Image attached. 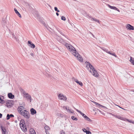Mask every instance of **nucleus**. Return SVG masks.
<instances>
[{
	"instance_id": "c9c22d12",
	"label": "nucleus",
	"mask_w": 134,
	"mask_h": 134,
	"mask_svg": "<svg viewBox=\"0 0 134 134\" xmlns=\"http://www.w3.org/2000/svg\"><path fill=\"white\" fill-rule=\"evenodd\" d=\"M63 108L64 109H67L68 108H69V107L67 106H64L63 107Z\"/></svg>"
},
{
	"instance_id": "dca6fc26",
	"label": "nucleus",
	"mask_w": 134,
	"mask_h": 134,
	"mask_svg": "<svg viewBox=\"0 0 134 134\" xmlns=\"http://www.w3.org/2000/svg\"><path fill=\"white\" fill-rule=\"evenodd\" d=\"M8 96L9 98L10 99H13L14 97V96L11 93H8Z\"/></svg>"
},
{
	"instance_id": "f704fd0d",
	"label": "nucleus",
	"mask_w": 134,
	"mask_h": 134,
	"mask_svg": "<svg viewBox=\"0 0 134 134\" xmlns=\"http://www.w3.org/2000/svg\"><path fill=\"white\" fill-rule=\"evenodd\" d=\"M61 19L62 20L65 21V20L66 19L64 16H62L61 17Z\"/></svg>"
},
{
	"instance_id": "72a5a7b5",
	"label": "nucleus",
	"mask_w": 134,
	"mask_h": 134,
	"mask_svg": "<svg viewBox=\"0 0 134 134\" xmlns=\"http://www.w3.org/2000/svg\"><path fill=\"white\" fill-rule=\"evenodd\" d=\"M77 111L79 112V113H80L84 117V116H85V115H85L83 113H82L81 111H79L78 109H76Z\"/></svg>"
},
{
	"instance_id": "3c124183",
	"label": "nucleus",
	"mask_w": 134,
	"mask_h": 134,
	"mask_svg": "<svg viewBox=\"0 0 134 134\" xmlns=\"http://www.w3.org/2000/svg\"><path fill=\"white\" fill-rule=\"evenodd\" d=\"M59 42H62V41H61V40H60V41H59Z\"/></svg>"
},
{
	"instance_id": "a878e982",
	"label": "nucleus",
	"mask_w": 134,
	"mask_h": 134,
	"mask_svg": "<svg viewBox=\"0 0 134 134\" xmlns=\"http://www.w3.org/2000/svg\"><path fill=\"white\" fill-rule=\"evenodd\" d=\"M45 130H46V134H47V132H48V130L49 129V128L48 126H46L44 127Z\"/></svg>"
},
{
	"instance_id": "412c9836",
	"label": "nucleus",
	"mask_w": 134,
	"mask_h": 134,
	"mask_svg": "<svg viewBox=\"0 0 134 134\" xmlns=\"http://www.w3.org/2000/svg\"><path fill=\"white\" fill-rule=\"evenodd\" d=\"M108 7L112 9L117 10L118 9L115 7L112 6L109 4L108 5Z\"/></svg>"
},
{
	"instance_id": "a211bd4d",
	"label": "nucleus",
	"mask_w": 134,
	"mask_h": 134,
	"mask_svg": "<svg viewBox=\"0 0 134 134\" xmlns=\"http://www.w3.org/2000/svg\"><path fill=\"white\" fill-rule=\"evenodd\" d=\"M132 25L130 24H127L126 25V27L127 30H130Z\"/></svg>"
},
{
	"instance_id": "4be33fe9",
	"label": "nucleus",
	"mask_w": 134,
	"mask_h": 134,
	"mask_svg": "<svg viewBox=\"0 0 134 134\" xmlns=\"http://www.w3.org/2000/svg\"><path fill=\"white\" fill-rule=\"evenodd\" d=\"M83 131H84V130H85V131H84L86 133V134H91V132L89 131H87L85 129H82Z\"/></svg>"
},
{
	"instance_id": "de8ad7c7",
	"label": "nucleus",
	"mask_w": 134,
	"mask_h": 134,
	"mask_svg": "<svg viewBox=\"0 0 134 134\" xmlns=\"http://www.w3.org/2000/svg\"><path fill=\"white\" fill-rule=\"evenodd\" d=\"M57 12H60V11H59V10H57Z\"/></svg>"
},
{
	"instance_id": "393cba45",
	"label": "nucleus",
	"mask_w": 134,
	"mask_h": 134,
	"mask_svg": "<svg viewBox=\"0 0 134 134\" xmlns=\"http://www.w3.org/2000/svg\"><path fill=\"white\" fill-rule=\"evenodd\" d=\"M12 37L13 38H14V39L16 41H18V39L17 37L13 33H12Z\"/></svg>"
},
{
	"instance_id": "58836bf2",
	"label": "nucleus",
	"mask_w": 134,
	"mask_h": 134,
	"mask_svg": "<svg viewBox=\"0 0 134 134\" xmlns=\"http://www.w3.org/2000/svg\"><path fill=\"white\" fill-rule=\"evenodd\" d=\"M54 10L55 11H57V10H58L57 8L56 7H55L54 8Z\"/></svg>"
},
{
	"instance_id": "c03bdc74",
	"label": "nucleus",
	"mask_w": 134,
	"mask_h": 134,
	"mask_svg": "<svg viewBox=\"0 0 134 134\" xmlns=\"http://www.w3.org/2000/svg\"><path fill=\"white\" fill-rule=\"evenodd\" d=\"M110 115H112L113 116H114V115H114L113 114H112V113H110Z\"/></svg>"
},
{
	"instance_id": "9d476101",
	"label": "nucleus",
	"mask_w": 134,
	"mask_h": 134,
	"mask_svg": "<svg viewBox=\"0 0 134 134\" xmlns=\"http://www.w3.org/2000/svg\"><path fill=\"white\" fill-rule=\"evenodd\" d=\"M114 115V116L116 117V118H118L120 120H124L125 121H128V120L125 118H123L122 117H121V116H117V115Z\"/></svg>"
},
{
	"instance_id": "603ef678",
	"label": "nucleus",
	"mask_w": 134,
	"mask_h": 134,
	"mask_svg": "<svg viewBox=\"0 0 134 134\" xmlns=\"http://www.w3.org/2000/svg\"><path fill=\"white\" fill-rule=\"evenodd\" d=\"M132 123L134 124V121H133Z\"/></svg>"
},
{
	"instance_id": "ddd939ff",
	"label": "nucleus",
	"mask_w": 134,
	"mask_h": 134,
	"mask_svg": "<svg viewBox=\"0 0 134 134\" xmlns=\"http://www.w3.org/2000/svg\"><path fill=\"white\" fill-rule=\"evenodd\" d=\"M22 130L25 133L27 131V128L26 125H25L23 126L20 127Z\"/></svg>"
},
{
	"instance_id": "bb28decb",
	"label": "nucleus",
	"mask_w": 134,
	"mask_h": 134,
	"mask_svg": "<svg viewBox=\"0 0 134 134\" xmlns=\"http://www.w3.org/2000/svg\"><path fill=\"white\" fill-rule=\"evenodd\" d=\"M130 61L133 65H134V58H132V57H130Z\"/></svg>"
},
{
	"instance_id": "c756f323",
	"label": "nucleus",
	"mask_w": 134,
	"mask_h": 134,
	"mask_svg": "<svg viewBox=\"0 0 134 134\" xmlns=\"http://www.w3.org/2000/svg\"><path fill=\"white\" fill-rule=\"evenodd\" d=\"M68 112L71 113H72L73 114H74V111L73 110H71V109H66Z\"/></svg>"
},
{
	"instance_id": "f8f14e48",
	"label": "nucleus",
	"mask_w": 134,
	"mask_h": 134,
	"mask_svg": "<svg viewBox=\"0 0 134 134\" xmlns=\"http://www.w3.org/2000/svg\"><path fill=\"white\" fill-rule=\"evenodd\" d=\"M28 43L30 44L29 46L32 48H34L35 47V45L33 43H32L30 41H28Z\"/></svg>"
},
{
	"instance_id": "f03ea898",
	"label": "nucleus",
	"mask_w": 134,
	"mask_h": 134,
	"mask_svg": "<svg viewBox=\"0 0 134 134\" xmlns=\"http://www.w3.org/2000/svg\"><path fill=\"white\" fill-rule=\"evenodd\" d=\"M18 112L22 115L27 119L30 117V114L28 111L25 109H19L18 110Z\"/></svg>"
},
{
	"instance_id": "b1692460",
	"label": "nucleus",
	"mask_w": 134,
	"mask_h": 134,
	"mask_svg": "<svg viewBox=\"0 0 134 134\" xmlns=\"http://www.w3.org/2000/svg\"><path fill=\"white\" fill-rule=\"evenodd\" d=\"M31 114L32 115H34L36 113V111L35 109H30Z\"/></svg>"
},
{
	"instance_id": "6ab92c4d",
	"label": "nucleus",
	"mask_w": 134,
	"mask_h": 134,
	"mask_svg": "<svg viewBox=\"0 0 134 134\" xmlns=\"http://www.w3.org/2000/svg\"><path fill=\"white\" fill-rule=\"evenodd\" d=\"M75 81L78 84L80 85L81 86H82L83 85L81 81H79L77 79H75Z\"/></svg>"
},
{
	"instance_id": "5701e85b",
	"label": "nucleus",
	"mask_w": 134,
	"mask_h": 134,
	"mask_svg": "<svg viewBox=\"0 0 134 134\" xmlns=\"http://www.w3.org/2000/svg\"><path fill=\"white\" fill-rule=\"evenodd\" d=\"M30 131L31 134H36V133L35 130L32 129H30Z\"/></svg>"
},
{
	"instance_id": "052dcab7",
	"label": "nucleus",
	"mask_w": 134,
	"mask_h": 134,
	"mask_svg": "<svg viewBox=\"0 0 134 134\" xmlns=\"http://www.w3.org/2000/svg\"><path fill=\"white\" fill-rule=\"evenodd\" d=\"M31 109H34L33 108H31Z\"/></svg>"
},
{
	"instance_id": "f3484780",
	"label": "nucleus",
	"mask_w": 134,
	"mask_h": 134,
	"mask_svg": "<svg viewBox=\"0 0 134 134\" xmlns=\"http://www.w3.org/2000/svg\"><path fill=\"white\" fill-rule=\"evenodd\" d=\"M14 10L16 14L18 15L20 18L21 17V15L19 12L17 11V10L15 8H14Z\"/></svg>"
},
{
	"instance_id": "4468645a",
	"label": "nucleus",
	"mask_w": 134,
	"mask_h": 134,
	"mask_svg": "<svg viewBox=\"0 0 134 134\" xmlns=\"http://www.w3.org/2000/svg\"><path fill=\"white\" fill-rule=\"evenodd\" d=\"M2 134H6V131L5 127H3L2 126L1 127Z\"/></svg>"
},
{
	"instance_id": "7ed1b4c3",
	"label": "nucleus",
	"mask_w": 134,
	"mask_h": 134,
	"mask_svg": "<svg viewBox=\"0 0 134 134\" xmlns=\"http://www.w3.org/2000/svg\"><path fill=\"white\" fill-rule=\"evenodd\" d=\"M5 105L8 108H10L14 104V102L12 100H9L6 101L5 102Z\"/></svg>"
},
{
	"instance_id": "6e6552de",
	"label": "nucleus",
	"mask_w": 134,
	"mask_h": 134,
	"mask_svg": "<svg viewBox=\"0 0 134 134\" xmlns=\"http://www.w3.org/2000/svg\"><path fill=\"white\" fill-rule=\"evenodd\" d=\"M25 104L24 102H22L21 103L19 104V106H18L17 109H25Z\"/></svg>"
},
{
	"instance_id": "37998d69",
	"label": "nucleus",
	"mask_w": 134,
	"mask_h": 134,
	"mask_svg": "<svg viewBox=\"0 0 134 134\" xmlns=\"http://www.w3.org/2000/svg\"><path fill=\"white\" fill-rule=\"evenodd\" d=\"M30 54L32 56H34V54L32 53H31Z\"/></svg>"
},
{
	"instance_id": "f257e3e1",
	"label": "nucleus",
	"mask_w": 134,
	"mask_h": 134,
	"mask_svg": "<svg viewBox=\"0 0 134 134\" xmlns=\"http://www.w3.org/2000/svg\"><path fill=\"white\" fill-rule=\"evenodd\" d=\"M64 45L67 48V49L73 55H75L76 54L77 52L75 48L71 44L67 43H65Z\"/></svg>"
},
{
	"instance_id": "9b49d317",
	"label": "nucleus",
	"mask_w": 134,
	"mask_h": 134,
	"mask_svg": "<svg viewBox=\"0 0 134 134\" xmlns=\"http://www.w3.org/2000/svg\"><path fill=\"white\" fill-rule=\"evenodd\" d=\"M25 121L24 119H22L20 121V127L23 126L25 125Z\"/></svg>"
},
{
	"instance_id": "2eb2a0df",
	"label": "nucleus",
	"mask_w": 134,
	"mask_h": 134,
	"mask_svg": "<svg viewBox=\"0 0 134 134\" xmlns=\"http://www.w3.org/2000/svg\"><path fill=\"white\" fill-rule=\"evenodd\" d=\"M14 117V115L12 114L9 115V114H8L7 115L6 119L7 120H8L10 119V118L12 117Z\"/></svg>"
},
{
	"instance_id": "864d4df0",
	"label": "nucleus",
	"mask_w": 134,
	"mask_h": 134,
	"mask_svg": "<svg viewBox=\"0 0 134 134\" xmlns=\"http://www.w3.org/2000/svg\"><path fill=\"white\" fill-rule=\"evenodd\" d=\"M48 6H49V7H51V6L50 5H49L48 4Z\"/></svg>"
},
{
	"instance_id": "09e8293b",
	"label": "nucleus",
	"mask_w": 134,
	"mask_h": 134,
	"mask_svg": "<svg viewBox=\"0 0 134 134\" xmlns=\"http://www.w3.org/2000/svg\"><path fill=\"white\" fill-rule=\"evenodd\" d=\"M108 114H110V113L109 112H108Z\"/></svg>"
},
{
	"instance_id": "0eeeda50",
	"label": "nucleus",
	"mask_w": 134,
	"mask_h": 134,
	"mask_svg": "<svg viewBox=\"0 0 134 134\" xmlns=\"http://www.w3.org/2000/svg\"><path fill=\"white\" fill-rule=\"evenodd\" d=\"M23 94L25 95V97L27 99H30V102H31V96H30L28 93H26L25 91L24 90H23Z\"/></svg>"
},
{
	"instance_id": "8fccbe9b",
	"label": "nucleus",
	"mask_w": 134,
	"mask_h": 134,
	"mask_svg": "<svg viewBox=\"0 0 134 134\" xmlns=\"http://www.w3.org/2000/svg\"><path fill=\"white\" fill-rule=\"evenodd\" d=\"M108 114H110V113L109 112H108Z\"/></svg>"
},
{
	"instance_id": "ea45409f",
	"label": "nucleus",
	"mask_w": 134,
	"mask_h": 134,
	"mask_svg": "<svg viewBox=\"0 0 134 134\" xmlns=\"http://www.w3.org/2000/svg\"><path fill=\"white\" fill-rule=\"evenodd\" d=\"M97 112H98V111L99 112H100L102 114V112L99 109H97Z\"/></svg>"
},
{
	"instance_id": "13d9d810",
	"label": "nucleus",
	"mask_w": 134,
	"mask_h": 134,
	"mask_svg": "<svg viewBox=\"0 0 134 134\" xmlns=\"http://www.w3.org/2000/svg\"><path fill=\"white\" fill-rule=\"evenodd\" d=\"M92 35H93V36H94V35H93V34H92Z\"/></svg>"
},
{
	"instance_id": "79ce46f5",
	"label": "nucleus",
	"mask_w": 134,
	"mask_h": 134,
	"mask_svg": "<svg viewBox=\"0 0 134 134\" xmlns=\"http://www.w3.org/2000/svg\"><path fill=\"white\" fill-rule=\"evenodd\" d=\"M103 51H104L106 52L107 53V52H108V51L106 49H103Z\"/></svg>"
},
{
	"instance_id": "20e7f679",
	"label": "nucleus",
	"mask_w": 134,
	"mask_h": 134,
	"mask_svg": "<svg viewBox=\"0 0 134 134\" xmlns=\"http://www.w3.org/2000/svg\"><path fill=\"white\" fill-rule=\"evenodd\" d=\"M89 68L93 72L92 75L95 77H98L99 76V74L97 71L94 69L93 66L91 65Z\"/></svg>"
},
{
	"instance_id": "680f3d73",
	"label": "nucleus",
	"mask_w": 134,
	"mask_h": 134,
	"mask_svg": "<svg viewBox=\"0 0 134 134\" xmlns=\"http://www.w3.org/2000/svg\"><path fill=\"white\" fill-rule=\"evenodd\" d=\"M132 91L134 92V91Z\"/></svg>"
},
{
	"instance_id": "4c0bfd02",
	"label": "nucleus",
	"mask_w": 134,
	"mask_h": 134,
	"mask_svg": "<svg viewBox=\"0 0 134 134\" xmlns=\"http://www.w3.org/2000/svg\"><path fill=\"white\" fill-rule=\"evenodd\" d=\"M60 134H65V132L63 130L60 131Z\"/></svg>"
},
{
	"instance_id": "6e6d98bb",
	"label": "nucleus",
	"mask_w": 134,
	"mask_h": 134,
	"mask_svg": "<svg viewBox=\"0 0 134 134\" xmlns=\"http://www.w3.org/2000/svg\"><path fill=\"white\" fill-rule=\"evenodd\" d=\"M27 5H28V6L29 5V4H27Z\"/></svg>"
},
{
	"instance_id": "49530a36",
	"label": "nucleus",
	"mask_w": 134,
	"mask_h": 134,
	"mask_svg": "<svg viewBox=\"0 0 134 134\" xmlns=\"http://www.w3.org/2000/svg\"><path fill=\"white\" fill-rule=\"evenodd\" d=\"M128 121L129 122H131V123H132V121H129V120H128V121Z\"/></svg>"
},
{
	"instance_id": "aec40b11",
	"label": "nucleus",
	"mask_w": 134,
	"mask_h": 134,
	"mask_svg": "<svg viewBox=\"0 0 134 134\" xmlns=\"http://www.w3.org/2000/svg\"><path fill=\"white\" fill-rule=\"evenodd\" d=\"M91 18V20L92 21H94L96 22H97L99 24L100 23V21H99V20H98L95 18Z\"/></svg>"
},
{
	"instance_id": "1a4fd4ad",
	"label": "nucleus",
	"mask_w": 134,
	"mask_h": 134,
	"mask_svg": "<svg viewBox=\"0 0 134 134\" xmlns=\"http://www.w3.org/2000/svg\"><path fill=\"white\" fill-rule=\"evenodd\" d=\"M95 104V105H97L98 107H99V108H107L105 107V106H103L98 103L95 102L93 101H92Z\"/></svg>"
},
{
	"instance_id": "2f4dec72",
	"label": "nucleus",
	"mask_w": 134,
	"mask_h": 134,
	"mask_svg": "<svg viewBox=\"0 0 134 134\" xmlns=\"http://www.w3.org/2000/svg\"><path fill=\"white\" fill-rule=\"evenodd\" d=\"M71 118L74 120H78L77 118L74 116H72Z\"/></svg>"
},
{
	"instance_id": "a19ab883",
	"label": "nucleus",
	"mask_w": 134,
	"mask_h": 134,
	"mask_svg": "<svg viewBox=\"0 0 134 134\" xmlns=\"http://www.w3.org/2000/svg\"><path fill=\"white\" fill-rule=\"evenodd\" d=\"M2 116V114L0 113V118H1Z\"/></svg>"
},
{
	"instance_id": "4d7b16f0",
	"label": "nucleus",
	"mask_w": 134,
	"mask_h": 134,
	"mask_svg": "<svg viewBox=\"0 0 134 134\" xmlns=\"http://www.w3.org/2000/svg\"><path fill=\"white\" fill-rule=\"evenodd\" d=\"M93 111H95V109H93Z\"/></svg>"
},
{
	"instance_id": "7c9ffc66",
	"label": "nucleus",
	"mask_w": 134,
	"mask_h": 134,
	"mask_svg": "<svg viewBox=\"0 0 134 134\" xmlns=\"http://www.w3.org/2000/svg\"><path fill=\"white\" fill-rule=\"evenodd\" d=\"M107 53L109 54L112 55H113L114 56H115L116 57H117V56L114 53H111L110 52H107Z\"/></svg>"
},
{
	"instance_id": "473e14b6",
	"label": "nucleus",
	"mask_w": 134,
	"mask_h": 134,
	"mask_svg": "<svg viewBox=\"0 0 134 134\" xmlns=\"http://www.w3.org/2000/svg\"><path fill=\"white\" fill-rule=\"evenodd\" d=\"M115 105L116 106V107H115V108H120L121 109H124V108H122L121 107H120V106H119L118 105H117L116 104H115Z\"/></svg>"
},
{
	"instance_id": "a18cd8bd",
	"label": "nucleus",
	"mask_w": 134,
	"mask_h": 134,
	"mask_svg": "<svg viewBox=\"0 0 134 134\" xmlns=\"http://www.w3.org/2000/svg\"><path fill=\"white\" fill-rule=\"evenodd\" d=\"M56 15L58 16L59 15V14L58 13H56Z\"/></svg>"
},
{
	"instance_id": "e433bc0d",
	"label": "nucleus",
	"mask_w": 134,
	"mask_h": 134,
	"mask_svg": "<svg viewBox=\"0 0 134 134\" xmlns=\"http://www.w3.org/2000/svg\"><path fill=\"white\" fill-rule=\"evenodd\" d=\"M130 30H134V27L132 26Z\"/></svg>"
},
{
	"instance_id": "423d86ee",
	"label": "nucleus",
	"mask_w": 134,
	"mask_h": 134,
	"mask_svg": "<svg viewBox=\"0 0 134 134\" xmlns=\"http://www.w3.org/2000/svg\"><path fill=\"white\" fill-rule=\"evenodd\" d=\"M74 55L77 58V60L80 62H82L83 61V60L82 57L78 52H77L76 54Z\"/></svg>"
},
{
	"instance_id": "5fc2aeb1",
	"label": "nucleus",
	"mask_w": 134,
	"mask_h": 134,
	"mask_svg": "<svg viewBox=\"0 0 134 134\" xmlns=\"http://www.w3.org/2000/svg\"><path fill=\"white\" fill-rule=\"evenodd\" d=\"M47 134H49L48 131V132H47Z\"/></svg>"
},
{
	"instance_id": "cd10ccee",
	"label": "nucleus",
	"mask_w": 134,
	"mask_h": 134,
	"mask_svg": "<svg viewBox=\"0 0 134 134\" xmlns=\"http://www.w3.org/2000/svg\"><path fill=\"white\" fill-rule=\"evenodd\" d=\"M85 63L86 64V67L88 68L91 65V64L89 62H86Z\"/></svg>"
},
{
	"instance_id": "c85d7f7f",
	"label": "nucleus",
	"mask_w": 134,
	"mask_h": 134,
	"mask_svg": "<svg viewBox=\"0 0 134 134\" xmlns=\"http://www.w3.org/2000/svg\"><path fill=\"white\" fill-rule=\"evenodd\" d=\"M84 118H85V119L87 121H91V120L86 115H85V116H84Z\"/></svg>"
},
{
	"instance_id": "bf43d9fd",
	"label": "nucleus",
	"mask_w": 134,
	"mask_h": 134,
	"mask_svg": "<svg viewBox=\"0 0 134 134\" xmlns=\"http://www.w3.org/2000/svg\"><path fill=\"white\" fill-rule=\"evenodd\" d=\"M84 131H83L84 132V131H85V130H84Z\"/></svg>"
},
{
	"instance_id": "39448f33",
	"label": "nucleus",
	"mask_w": 134,
	"mask_h": 134,
	"mask_svg": "<svg viewBox=\"0 0 134 134\" xmlns=\"http://www.w3.org/2000/svg\"><path fill=\"white\" fill-rule=\"evenodd\" d=\"M59 99L61 100H63L64 101H66L67 100V98L63 94L60 93L58 96Z\"/></svg>"
}]
</instances>
